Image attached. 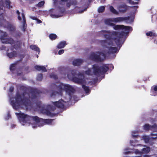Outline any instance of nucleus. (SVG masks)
Segmentation results:
<instances>
[{
	"label": "nucleus",
	"mask_w": 157,
	"mask_h": 157,
	"mask_svg": "<svg viewBox=\"0 0 157 157\" xmlns=\"http://www.w3.org/2000/svg\"><path fill=\"white\" fill-rule=\"evenodd\" d=\"M101 36H104L107 38V34L111 35L112 38L106 40H101V45L105 46L102 52H96L92 54L91 58L94 60L101 61L105 57V55L108 54L114 53L118 51V49L112 42V40L115 41L116 44L119 45L122 44L123 37L125 34L124 32H119L113 31L110 32L109 31L102 30L100 32Z\"/></svg>",
	"instance_id": "f257e3e1"
},
{
	"label": "nucleus",
	"mask_w": 157,
	"mask_h": 157,
	"mask_svg": "<svg viewBox=\"0 0 157 157\" xmlns=\"http://www.w3.org/2000/svg\"><path fill=\"white\" fill-rule=\"evenodd\" d=\"M30 95L28 93H25L21 95L19 93H17L15 98L11 99L12 105L16 109L18 106L23 107V106L28 108V106L30 104Z\"/></svg>",
	"instance_id": "f03ea898"
},
{
	"label": "nucleus",
	"mask_w": 157,
	"mask_h": 157,
	"mask_svg": "<svg viewBox=\"0 0 157 157\" xmlns=\"http://www.w3.org/2000/svg\"><path fill=\"white\" fill-rule=\"evenodd\" d=\"M109 69L106 65H103L100 67L97 65H95L93 66L92 68L89 69L86 71L85 73V75H88L90 78L93 79L91 77H94V76H99L105 72Z\"/></svg>",
	"instance_id": "7ed1b4c3"
},
{
	"label": "nucleus",
	"mask_w": 157,
	"mask_h": 157,
	"mask_svg": "<svg viewBox=\"0 0 157 157\" xmlns=\"http://www.w3.org/2000/svg\"><path fill=\"white\" fill-rule=\"evenodd\" d=\"M0 39L2 43L10 44L13 46L16 49L20 47L21 45V43L20 41L15 42L12 39L8 37L7 34L6 33L1 30H0Z\"/></svg>",
	"instance_id": "20e7f679"
},
{
	"label": "nucleus",
	"mask_w": 157,
	"mask_h": 157,
	"mask_svg": "<svg viewBox=\"0 0 157 157\" xmlns=\"http://www.w3.org/2000/svg\"><path fill=\"white\" fill-rule=\"evenodd\" d=\"M59 92H54L52 94V96L53 95H61L63 91H65L68 94V96L69 97V99L70 98V94L71 93H73L75 91L74 87L72 86L67 84H60L59 86Z\"/></svg>",
	"instance_id": "39448f33"
},
{
	"label": "nucleus",
	"mask_w": 157,
	"mask_h": 157,
	"mask_svg": "<svg viewBox=\"0 0 157 157\" xmlns=\"http://www.w3.org/2000/svg\"><path fill=\"white\" fill-rule=\"evenodd\" d=\"M52 121V120L51 119H39L38 117L36 116L33 117L32 123L31 124L33 128H36L38 125L40 127L45 124H51Z\"/></svg>",
	"instance_id": "423d86ee"
},
{
	"label": "nucleus",
	"mask_w": 157,
	"mask_h": 157,
	"mask_svg": "<svg viewBox=\"0 0 157 157\" xmlns=\"http://www.w3.org/2000/svg\"><path fill=\"white\" fill-rule=\"evenodd\" d=\"M74 72V71H72L71 73L72 75V76L69 75H67V77L69 79L72 80L74 82L78 84H82L89 82L87 81L88 79L86 78H85L84 74L79 73L78 75V77H74V76L73 74Z\"/></svg>",
	"instance_id": "0eeeda50"
},
{
	"label": "nucleus",
	"mask_w": 157,
	"mask_h": 157,
	"mask_svg": "<svg viewBox=\"0 0 157 157\" xmlns=\"http://www.w3.org/2000/svg\"><path fill=\"white\" fill-rule=\"evenodd\" d=\"M140 148H141V151H140L138 150V149H136L134 150V153L136 155H138L139 156H135L133 157H140L142 155V153H148L150 150V148L149 147H146L145 146H143L141 144L138 145ZM127 150V149H125L124 151V154H128L132 152H132L130 151H126Z\"/></svg>",
	"instance_id": "6e6552de"
},
{
	"label": "nucleus",
	"mask_w": 157,
	"mask_h": 157,
	"mask_svg": "<svg viewBox=\"0 0 157 157\" xmlns=\"http://www.w3.org/2000/svg\"><path fill=\"white\" fill-rule=\"evenodd\" d=\"M15 114L19 117V120L22 124L24 125L22 122H25L28 120H29L31 118L27 115H25L24 113L19 112L16 113Z\"/></svg>",
	"instance_id": "1a4fd4ad"
},
{
	"label": "nucleus",
	"mask_w": 157,
	"mask_h": 157,
	"mask_svg": "<svg viewBox=\"0 0 157 157\" xmlns=\"http://www.w3.org/2000/svg\"><path fill=\"white\" fill-rule=\"evenodd\" d=\"M17 14L18 19L22 22V29L24 31L26 25L25 16L23 13H20L18 10L17 11Z\"/></svg>",
	"instance_id": "9d476101"
},
{
	"label": "nucleus",
	"mask_w": 157,
	"mask_h": 157,
	"mask_svg": "<svg viewBox=\"0 0 157 157\" xmlns=\"http://www.w3.org/2000/svg\"><path fill=\"white\" fill-rule=\"evenodd\" d=\"M1 50H5L6 51L7 55L9 58H12L16 56L17 53L15 51H13L11 48L10 49L6 48V47L4 45L2 46L1 48Z\"/></svg>",
	"instance_id": "9b49d317"
},
{
	"label": "nucleus",
	"mask_w": 157,
	"mask_h": 157,
	"mask_svg": "<svg viewBox=\"0 0 157 157\" xmlns=\"http://www.w3.org/2000/svg\"><path fill=\"white\" fill-rule=\"evenodd\" d=\"M112 19L113 22L115 23L120 22L123 21H124L127 23H129L132 21V20H130V17H129L113 18Z\"/></svg>",
	"instance_id": "f8f14e48"
},
{
	"label": "nucleus",
	"mask_w": 157,
	"mask_h": 157,
	"mask_svg": "<svg viewBox=\"0 0 157 157\" xmlns=\"http://www.w3.org/2000/svg\"><path fill=\"white\" fill-rule=\"evenodd\" d=\"M54 3H59L60 4H63L65 2H67L66 5L67 7H69L71 5L74 4H75V0H53Z\"/></svg>",
	"instance_id": "ddd939ff"
},
{
	"label": "nucleus",
	"mask_w": 157,
	"mask_h": 157,
	"mask_svg": "<svg viewBox=\"0 0 157 157\" xmlns=\"http://www.w3.org/2000/svg\"><path fill=\"white\" fill-rule=\"evenodd\" d=\"M114 29L118 30L120 29H124L125 31H127L128 33L129 31H131L132 29L130 26H125L123 25H116L114 24V25L112 26Z\"/></svg>",
	"instance_id": "4468645a"
},
{
	"label": "nucleus",
	"mask_w": 157,
	"mask_h": 157,
	"mask_svg": "<svg viewBox=\"0 0 157 157\" xmlns=\"http://www.w3.org/2000/svg\"><path fill=\"white\" fill-rule=\"evenodd\" d=\"M144 129L145 130H151L156 131L157 130V126L155 124L154 125L150 126L148 124H146L144 126Z\"/></svg>",
	"instance_id": "2eb2a0df"
},
{
	"label": "nucleus",
	"mask_w": 157,
	"mask_h": 157,
	"mask_svg": "<svg viewBox=\"0 0 157 157\" xmlns=\"http://www.w3.org/2000/svg\"><path fill=\"white\" fill-rule=\"evenodd\" d=\"M69 100H67L65 101L62 100H59L57 101L54 102V104L58 107L63 108L64 107L65 103L67 102Z\"/></svg>",
	"instance_id": "dca6fc26"
},
{
	"label": "nucleus",
	"mask_w": 157,
	"mask_h": 157,
	"mask_svg": "<svg viewBox=\"0 0 157 157\" xmlns=\"http://www.w3.org/2000/svg\"><path fill=\"white\" fill-rule=\"evenodd\" d=\"M83 62V60L81 59H75L73 62V65L74 66L80 65Z\"/></svg>",
	"instance_id": "f3484780"
},
{
	"label": "nucleus",
	"mask_w": 157,
	"mask_h": 157,
	"mask_svg": "<svg viewBox=\"0 0 157 157\" xmlns=\"http://www.w3.org/2000/svg\"><path fill=\"white\" fill-rule=\"evenodd\" d=\"M113 22L112 18L107 19L105 21V24L111 26L114 25V24Z\"/></svg>",
	"instance_id": "a211bd4d"
},
{
	"label": "nucleus",
	"mask_w": 157,
	"mask_h": 157,
	"mask_svg": "<svg viewBox=\"0 0 157 157\" xmlns=\"http://www.w3.org/2000/svg\"><path fill=\"white\" fill-rule=\"evenodd\" d=\"M35 68L36 70L38 71L42 70L44 72L47 71V70L45 67L43 66H35Z\"/></svg>",
	"instance_id": "6ab92c4d"
},
{
	"label": "nucleus",
	"mask_w": 157,
	"mask_h": 157,
	"mask_svg": "<svg viewBox=\"0 0 157 157\" xmlns=\"http://www.w3.org/2000/svg\"><path fill=\"white\" fill-rule=\"evenodd\" d=\"M127 9V6L124 4H123L120 6L119 10L121 12H124Z\"/></svg>",
	"instance_id": "aec40b11"
},
{
	"label": "nucleus",
	"mask_w": 157,
	"mask_h": 157,
	"mask_svg": "<svg viewBox=\"0 0 157 157\" xmlns=\"http://www.w3.org/2000/svg\"><path fill=\"white\" fill-rule=\"evenodd\" d=\"M66 44H67L65 41L61 42L59 43L57 45V48H63Z\"/></svg>",
	"instance_id": "412c9836"
},
{
	"label": "nucleus",
	"mask_w": 157,
	"mask_h": 157,
	"mask_svg": "<svg viewBox=\"0 0 157 157\" xmlns=\"http://www.w3.org/2000/svg\"><path fill=\"white\" fill-rule=\"evenodd\" d=\"M110 11L113 14L117 15L118 14V12L112 6H110L109 8Z\"/></svg>",
	"instance_id": "4be33fe9"
},
{
	"label": "nucleus",
	"mask_w": 157,
	"mask_h": 157,
	"mask_svg": "<svg viewBox=\"0 0 157 157\" xmlns=\"http://www.w3.org/2000/svg\"><path fill=\"white\" fill-rule=\"evenodd\" d=\"M30 48L32 49L35 51L39 52V49L36 45H31L30 46Z\"/></svg>",
	"instance_id": "5701e85b"
},
{
	"label": "nucleus",
	"mask_w": 157,
	"mask_h": 157,
	"mask_svg": "<svg viewBox=\"0 0 157 157\" xmlns=\"http://www.w3.org/2000/svg\"><path fill=\"white\" fill-rule=\"evenodd\" d=\"M41 112L44 113H45L47 115H49L50 114V111L44 109H41L40 110Z\"/></svg>",
	"instance_id": "b1692460"
},
{
	"label": "nucleus",
	"mask_w": 157,
	"mask_h": 157,
	"mask_svg": "<svg viewBox=\"0 0 157 157\" xmlns=\"http://www.w3.org/2000/svg\"><path fill=\"white\" fill-rule=\"evenodd\" d=\"M82 87L83 88L86 93H89L90 92V90L88 87L83 85L82 86Z\"/></svg>",
	"instance_id": "393cba45"
},
{
	"label": "nucleus",
	"mask_w": 157,
	"mask_h": 157,
	"mask_svg": "<svg viewBox=\"0 0 157 157\" xmlns=\"http://www.w3.org/2000/svg\"><path fill=\"white\" fill-rule=\"evenodd\" d=\"M138 0H129V3L132 4H138Z\"/></svg>",
	"instance_id": "a878e982"
},
{
	"label": "nucleus",
	"mask_w": 157,
	"mask_h": 157,
	"mask_svg": "<svg viewBox=\"0 0 157 157\" xmlns=\"http://www.w3.org/2000/svg\"><path fill=\"white\" fill-rule=\"evenodd\" d=\"M50 38L52 40L55 39L57 37V36L55 34H51L49 35Z\"/></svg>",
	"instance_id": "bb28decb"
},
{
	"label": "nucleus",
	"mask_w": 157,
	"mask_h": 157,
	"mask_svg": "<svg viewBox=\"0 0 157 157\" xmlns=\"http://www.w3.org/2000/svg\"><path fill=\"white\" fill-rule=\"evenodd\" d=\"M105 9V7L104 6H101L98 9V12L99 13H101L103 12Z\"/></svg>",
	"instance_id": "cd10ccee"
},
{
	"label": "nucleus",
	"mask_w": 157,
	"mask_h": 157,
	"mask_svg": "<svg viewBox=\"0 0 157 157\" xmlns=\"http://www.w3.org/2000/svg\"><path fill=\"white\" fill-rule=\"evenodd\" d=\"M147 36H155V33H153L152 32H150L148 33H147L146 34Z\"/></svg>",
	"instance_id": "c85d7f7f"
},
{
	"label": "nucleus",
	"mask_w": 157,
	"mask_h": 157,
	"mask_svg": "<svg viewBox=\"0 0 157 157\" xmlns=\"http://www.w3.org/2000/svg\"><path fill=\"white\" fill-rule=\"evenodd\" d=\"M143 139L146 143L148 142L149 140V138L148 136H144L143 137Z\"/></svg>",
	"instance_id": "c756f323"
},
{
	"label": "nucleus",
	"mask_w": 157,
	"mask_h": 157,
	"mask_svg": "<svg viewBox=\"0 0 157 157\" xmlns=\"http://www.w3.org/2000/svg\"><path fill=\"white\" fill-rule=\"evenodd\" d=\"M5 3L7 6L9 8H11L10 5V2L9 0H5Z\"/></svg>",
	"instance_id": "7c9ffc66"
},
{
	"label": "nucleus",
	"mask_w": 157,
	"mask_h": 157,
	"mask_svg": "<svg viewBox=\"0 0 157 157\" xmlns=\"http://www.w3.org/2000/svg\"><path fill=\"white\" fill-rule=\"evenodd\" d=\"M32 19L33 20H35L38 23H40L42 22V21L38 19L37 18L35 17H31Z\"/></svg>",
	"instance_id": "2f4dec72"
},
{
	"label": "nucleus",
	"mask_w": 157,
	"mask_h": 157,
	"mask_svg": "<svg viewBox=\"0 0 157 157\" xmlns=\"http://www.w3.org/2000/svg\"><path fill=\"white\" fill-rule=\"evenodd\" d=\"M137 131H133L132 133V136L133 137H135L137 136Z\"/></svg>",
	"instance_id": "473e14b6"
},
{
	"label": "nucleus",
	"mask_w": 157,
	"mask_h": 157,
	"mask_svg": "<svg viewBox=\"0 0 157 157\" xmlns=\"http://www.w3.org/2000/svg\"><path fill=\"white\" fill-rule=\"evenodd\" d=\"M44 4V1H41L40 2L37 4V6L38 7H41L43 6Z\"/></svg>",
	"instance_id": "72a5a7b5"
},
{
	"label": "nucleus",
	"mask_w": 157,
	"mask_h": 157,
	"mask_svg": "<svg viewBox=\"0 0 157 157\" xmlns=\"http://www.w3.org/2000/svg\"><path fill=\"white\" fill-rule=\"evenodd\" d=\"M42 78V74H40L38 75L37 79L38 80H41Z\"/></svg>",
	"instance_id": "f704fd0d"
},
{
	"label": "nucleus",
	"mask_w": 157,
	"mask_h": 157,
	"mask_svg": "<svg viewBox=\"0 0 157 157\" xmlns=\"http://www.w3.org/2000/svg\"><path fill=\"white\" fill-rule=\"evenodd\" d=\"M16 65L15 64H12L11 65L10 67V69L11 70H13L14 69V67H15Z\"/></svg>",
	"instance_id": "c9c22d12"
},
{
	"label": "nucleus",
	"mask_w": 157,
	"mask_h": 157,
	"mask_svg": "<svg viewBox=\"0 0 157 157\" xmlns=\"http://www.w3.org/2000/svg\"><path fill=\"white\" fill-rule=\"evenodd\" d=\"M64 51L63 49L60 50L58 52V54L59 55H61L64 53Z\"/></svg>",
	"instance_id": "e433bc0d"
},
{
	"label": "nucleus",
	"mask_w": 157,
	"mask_h": 157,
	"mask_svg": "<svg viewBox=\"0 0 157 157\" xmlns=\"http://www.w3.org/2000/svg\"><path fill=\"white\" fill-rule=\"evenodd\" d=\"M153 88L154 90L155 91H157V86H153L152 87V89Z\"/></svg>",
	"instance_id": "4c0bfd02"
},
{
	"label": "nucleus",
	"mask_w": 157,
	"mask_h": 157,
	"mask_svg": "<svg viewBox=\"0 0 157 157\" xmlns=\"http://www.w3.org/2000/svg\"><path fill=\"white\" fill-rule=\"evenodd\" d=\"M51 78H56V76L54 75H50Z\"/></svg>",
	"instance_id": "58836bf2"
},
{
	"label": "nucleus",
	"mask_w": 157,
	"mask_h": 157,
	"mask_svg": "<svg viewBox=\"0 0 157 157\" xmlns=\"http://www.w3.org/2000/svg\"><path fill=\"white\" fill-rule=\"evenodd\" d=\"M134 141H130V144H131L134 146H136V145L135 144H133V142Z\"/></svg>",
	"instance_id": "ea45409f"
},
{
	"label": "nucleus",
	"mask_w": 157,
	"mask_h": 157,
	"mask_svg": "<svg viewBox=\"0 0 157 157\" xmlns=\"http://www.w3.org/2000/svg\"><path fill=\"white\" fill-rule=\"evenodd\" d=\"M13 87H11L10 89V91H13Z\"/></svg>",
	"instance_id": "a19ab883"
},
{
	"label": "nucleus",
	"mask_w": 157,
	"mask_h": 157,
	"mask_svg": "<svg viewBox=\"0 0 157 157\" xmlns=\"http://www.w3.org/2000/svg\"><path fill=\"white\" fill-rule=\"evenodd\" d=\"M151 135L153 136H157V134H155V133H152L151 134Z\"/></svg>",
	"instance_id": "79ce46f5"
},
{
	"label": "nucleus",
	"mask_w": 157,
	"mask_h": 157,
	"mask_svg": "<svg viewBox=\"0 0 157 157\" xmlns=\"http://www.w3.org/2000/svg\"><path fill=\"white\" fill-rule=\"evenodd\" d=\"M156 137H152V139H155V138H156Z\"/></svg>",
	"instance_id": "37998d69"
},
{
	"label": "nucleus",
	"mask_w": 157,
	"mask_h": 157,
	"mask_svg": "<svg viewBox=\"0 0 157 157\" xmlns=\"http://www.w3.org/2000/svg\"><path fill=\"white\" fill-rule=\"evenodd\" d=\"M61 16H57L56 17H60Z\"/></svg>",
	"instance_id": "c03bdc74"
},
{
	"label": "nucleus",
	"mask_w": 157,
	"mask_h": 157,
	"mask_svg": "<svg viewBox=\"0 0 157 157\" xmlns=\"http://www.w3.org/2000/svg\"><path fill=\"white\" fill-rule=\"evenodd\" d=\"M20 73H18L17 74V75H20Z\"/></svg>",
	"instance_id": "a18cd8bd"
},
{
	"label": "nucleus",
	"mask_w": 157,
	"mask_h": 157,
	"mask_svg": "<svg viewBox=\"0 0 157 157\" xmlns=\"http://www.w3.org/2000/svg\"><path fill=\"white\" fill-rule=\"evenodd\" d=\"M83 11H81V12H79L80 13H82Z\"/></svg>",
	"instance_id": "49530a36"
},
{
	"label": "nucleus",
	"mask_w": 157,
	"mask_h": 157,
	"mask_svg": "<svg viewBox=\"0 0 157 157\" xmlns=\"http://www.w3.org/2000/svg\"><path fill=\"white\" fill-rule=\"evenodd\" d=\"M13 126H14V125H13V126H12V127H13Z\"/></svg>",
	"instance_id": "de8ad7c7"
}]
</instances>
